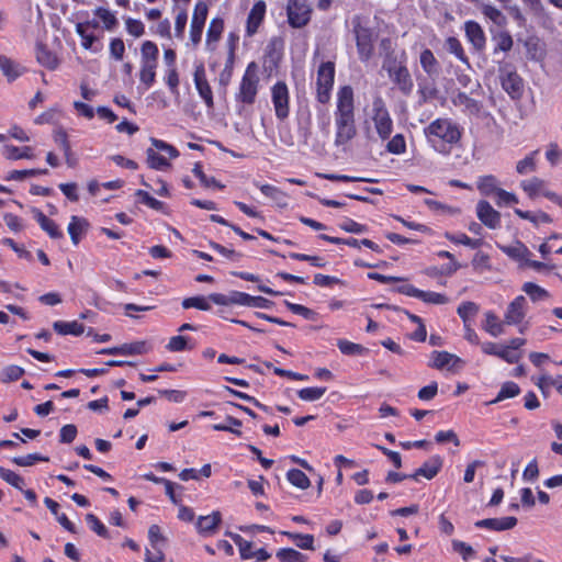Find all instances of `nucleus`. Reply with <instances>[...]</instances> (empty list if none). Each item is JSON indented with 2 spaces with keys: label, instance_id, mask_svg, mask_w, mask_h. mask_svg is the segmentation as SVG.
Instances as JSON below:
<instances>
[{
  "label": "nucleus",
  "instance_id": "f257e3e1",
  "mask_svg": "<svg viewBox=\"0 0 562 562\" xmlns=\"http://www.w3.org/2000/svg\"><path fill=\"white\" fill-rule=\"evenodd\" d=\"M428 145L438 154L449 156L453 148L459 147L463 127L449 117H438L424 127Z\"/></svg>",
  "mask_w": 562,
  "mask_h": 562
},
{
  "label": "nucleus",
  "instance_id": "f03ea898",
  "mask_svg": "<svg viewBox=\"0 0 562 562\" xmlns=\"http://www.w3.org/2000/svg\"><path fill=\"white\" fill-rule=\"evenodd\" d=\"M259 81L258 66L255 61H251L247 65L239 82L238 91L235 94L239 114L246 105H252L256 102Z\"/></svg>",
  "mask_w": 562,
  "mask_h": 562
},
{
  "label": "nucleus",
  "instance_id": "7ed1b4c3",
  "mask_svg": "<svg viewBox=\"0 0 562 562\" xmlns=\"http://www.w3.org/2000/svg\"><path fill=\"white\" fill-rule=\"evenodd\" d=\"M371 120L379 137L382 140L389 139L393 133V120L381 95L373 98Z\"/></svg>",
  "mask_w": 562,
  "mask_h": 562
},
{
  "label": "nucleus",
  "instance_id": "20e7f679",
  "mask_svg": "<svg viewBox=\"0 0 562 562\" xmlns=\"http://www.w3.org/2000/svg\"><path fill=\"white\" fill-rule=\"evenodd\" d=\"M335 81V63L331 60L323 61L317 69L316 79V100L326 104L331 97V90Z\"/></svg>",
  "mask_w": 562,
  "mask_h": 562
},
{
  "label": "nucleus",
  "instance_id": "39448f33",
  "mask_svg": "<svg viewBox=\"0 0 562 562\" xmlns=\"http://www.w3.org/2000/svg\"><path fill=\"white\" fill-rule=\"evenodd\" d=\"M353 32L359 59L362 63H368L374 54L375 34L370 27L363 26L360 23L355 25Z\"/></svg>",
  "mask_w": 562,
  "mask_h": 562
},
{
  "label": "nucleus",
  "instance_id": "423d86ee",
  "mask_svg": "<svg viewBox=\"0 0 562 562\" xmlns=\"http://www.w3.org/2000/svg\"><path fill=\"white\" fill-rule=\"evenodd\" d=\"M286 14L289 24L294 29H301L310 22L312 8L307 0H289Z\"/></svg>",
  "mask_w": 562,
  "mask_h": 562
},
{
  "label": "nucleus",
  "instance_id": "0eeeda50",
  "mask_svg": "<svg viewBox=\"0 0 562 562\" xmlns=\"http://www.w3.org/2000/svg\"><path fill=\"white\" fill-rule=\"evenodd\" d=\"M271 100L276 116L284 121L290 115V92L284 81L276 82L271 88Z\"/></svg>",
  "mask_w": 562,
  "mask_h": 562
},
{
  "label": "nucleus",
  "instance_id": "6e6552de",
  "mask_svg": "<svg viewBox=\"0 0 562 562\" xmlns=\"http://www.w3.org/2000/svg\"><path fill=\"white\" fill-rule=\"evenodd\" d=\"M499 79L502 88L508 93L513 100H519L524 93L522 78L507 66L499 68Z\"/></svg>",
  "mask_w": 562,
  "mask_h": 562
},
{
  "label": "nucleus",
  "instance_id": "1a4fd4ad",
  "mask_svg": "<svg viewBox=\"0 0 562 562\" xmlns=\"http://www.w3.org/2000/svg\"><path fill=\"white\" fill-rule=\"evenodd\" d=\"M334 117H356L355 93L351 86H342L338 89Z\"/></svg>",
  "mask_w": 562,
  "mask_h": 562
},
{
  "label": "nucleus",
  "instance_id": "9d476101",
  "mask_svg": "<svg viewBox=\"0 0 562 562\" xmlns=\"http://www.w3.org/2000/svg\"><path fill=\"white\" fill-rule=\"evenodd\" d=\"M428 366L437 370L447 369L448 371L457 372L463 368L464 361L460 357L448 351L435 350L430 355V362Z\"/></svg>",
  "mask_w": 562,
  "mask_h": 562
},
{
  "label": "nucleus",
  "instance_id": "9b49d317",
  "mask_svg": "<svg viewBox=\"0 0 562 562\" xmlns=\"http://www.w3.org/2000/svg\"><path fill=\"white\" fill-rule=\"evenodd\" d=\"M335 120V145L342 146L349 143L357 135L356 117H334Z\"/></svg>",
  "mask_w": 562,
  "mask_h": 562
},
{
  "label": "nucleus",
  "instance_id": "f8f14e48",
  "mask_svg": "<svg viewBox=\"0 0 562 562\" xmlns=\"http://www.w3.org/2000/svg\"><path fill=\"white\" fill-rule=\"evenodd\" d=\"M193 81L198 90L199 95L204 101L207 109L214 108L213 92L206 79L204 65L201 63L195 66L193 74Z\"/></svg>",
  "mask_w": 562,
  "mask_h": 562
},
{
  "label": "nucleus",
  "instance_id": "ddd939ff",
  "mask_svg": "<svg viewBox=\"0 0 562 562\" xmlns=\"http://www.w3.org/2000/svg\"><path fill=\"white\" fill-rule=\"evenodd\" d=\"M465 37L472 45L474 52L482 53L486 47V36L482 26L475 21L464 23Z\"/></svg>",
  "mask_w": 562,
  "mask_h": 562
},
{
  "label": "nucleus",
  "instance_id": "4468645a",
  "mask_svg": "<svg viewBox=\"0 0 562 562\" xmlns=\"http://www.w3.org/2000/svg\"><path fill=\"white\" fill-rule=\"evenodd\" d=\"M266 10L267 4L263 0H258L257 2H255V4L252 5L248 13L246 21L247 36L251 37L258 32L259 26L265 20Z\"/></svg>",
  "mask_w": 562,
  "mask_h": 562
},
{
  "label": "nucleus",
  "instance_id": "2eb2a0df",
  "mask_svg": "<svg viewBox=\"0 0 562 562\" xmlns=\"http://www.w3.org/2000/svg\"><path fill=\"white\" fill-rule=\"evenodd\" d=\"M479 220L488 228L496 229L501 226V214L487 201H479L476 204Z\"/></svg>",
  "mask_w": 562,
  "mask_h": 562
},
{
  "label": "nucleus",
  "instance_id": "dca6fc26",
  "mask_svg": "<svg viewBox=\"0 0 562 562\" xmlns=\"http://www.w3.org/2000/svg\"><path fill=\"white\" fill-rule=\"evenodd\" d=\"M527 301L524 295H518L507 307L504 315V323L507 325H517L526 316Z\"/></svg>",
  "mask_w": 562,
  "mask_h": 562
},
{
  "label": "nucleus",
  "instance_id": "f3484780",
  "mask_svg": "<svg viewBox=\"0 0 562 562\" xmlns=\"http://www.w3.org/2000/svg\"><path fill=\"white\" fill-rule=\"evenodd\" d=\"M517 525V518L513 516L502 518H485L475 521L474 526L480 529L504 531L513 529Z\"/></svg>",
  "mask_w": 562,
  "mask_h": 562
},
{
  "label": "nucleus",
  "instance_id": "a211bd4d",
  "mask_svg": "<svg viewBox=\"0 0 562 562\" xmlns=\"http://www.w3.org/2000/svg\"><path fill=\"white\" fill-rule=\"evenodd\" d=\"M442 467V459L439 456H432L424 464L418 468L413 474H409L412 480L418 481L419 476H424L427 480L434 479Z\"/></svg>",
  "mask_w": 562,
  "mask_h": 562
},
{
  "label": "nucleus",
  "instance_id": "6ab92c4d",
  "mask_svg": "<svg viewBox=\"0 0 562 562\" xmlns=\"http://www.w3.org/2000/svg\"><path fill=\"white\" fill-rule=\"evenodd\" d=\"M32 214L34 220L38 223L41 228L47 233L53 239H60L64 237L63 232L59 229L55 221L48 218L41 210L33 207Z\"/></svg>",
  "mask_w": 562,
  "mask_h": 562
},
{
  "label": "nucleus",
  "instance_id": "aec40b11",
  "mask_svg": "<svg viewBox=\"0 0 562 562\" xmlns=\"http://www.w3.org/2000/svg\"><path fill=\"white\" fill-rule=\"evenodd\" d=\"M389 77L403 94L408 95L412 93L414 83L406 66L397 67Z\"/></svg>",
  "mask_w": 562,
  "mask_h": 562
},
{
  "label": "nucleus",
  "instance_id": "412c9836",
  "mask_svg": "<svg viewBox=\"0 0 562 562\" xmlns=\"http://www.w3.org/2000/svg\"><path fill=\"white\" fill-rule=\"evenodd\" d=\"M89 226L90 224L85 217L76 215L70 217L67 231L75 246H77L81 238L87 234Z\"/></svg>",
  "mask_w": 562,
  "mask_h": 562
},
{
  "label": "nucleus",
  "instance_id": "4be33fe9",
  "mask_svg": "<svg viewBox=\"0 0 562 562\" xmlns=\"http://www.w3.org/2000/svg\"><path fill=\"white\" fill-rule=\"evenodd\" d=\"M224 31V20L222 18H213L206 32L205 46L206 49L213 52L217 42L221 40Z\"/></svg>",
  "mask_w": 562,
  "mask_h": 562
},
{
  "label": "nucleus",
  "instance_id": "5701e85b",
  "mask_svg": "<svg viewBox=\"0 0 562 562\" xmlns=\"http://www.w3.org/2000/svg\"><path fill=\"white\" fill-rule=\"evenodd\" d=\"M419 63L423 70L430 77L437 78L440 75L441 67L434 53L429 48L422 50Z\"/></svg>",
  "mask_w": 562,
  "mask_h": 562
},
{
  "label": "nucleus",
  "instance_id": "b1692460",
  "mask_svg": "<svg viewBox=\"0 0 562 562\" xmlns=\"http://www.w3.org/2000/svg\"><path fill=\"white\" fill-rule=\"evenodd\" d=\"M235 305L268 308L272 302L262 296H252L245 292L235 291Z\"/></svg>",
  "mask_w": 562,
  "mask_h": 562
},
{
  "label": "nucleus",
  "instance_id": "393cba45",
  "mask_svg": "<svg viewBox=\"0 0 562 562\" xmlns=\"http://www.w3.org/2000/svg\"><path fill=\"white\" fill-rule=\"evenodd\" d=\"M222 521L220 512H213L211 515L200 516L196 521V529L202 535H212Z\"/></svg>",
  "mask_w": 562,
  "mask_h": 562
},
{
  "label": "nucleus",
  "instance_id": "a878e982",
  "mask_svg": "<svg viewBox=\"0 0 562 562\" xmlns=\"http://www.w3.org/2000/svg\"><path fill=\"white\" fill-rule=\"evenodd\" d=\"M452 103L456 106H462L463 112L469 115H477L481 111V104L479 101L470 98L464 92H458L452 97Z\"/></svg>",
  "mask_w": 562,
  "mask_h": 562
},
{
  "label": "nucleus",
  "instance_id": "bb28decb",
  "mask_svg": "<svg viewBox=\"0 0 562 562\" xmlns=\"http://www.w3.org/2000/svg\"><path fill=\"white\" fill-rule=\"evenodd\" d=\"M504 322H501L497 315L488 311L485 313V321L482 328L493 337H498L504 334Z\"/></svg>",
  "mask_w": 562,
  "mask_h": 562
},
{
  "label": "nucleus",
  "instance_id": "cd10ccee",
  "mask_svg": "<svg viewBox=\"0 0 562 562\" xmlns=\"http://www.w3.org/2000/svg\"><path fill=\"white\" fill-rule=\"evenodd\" d=\"M0 69L9 81L15 80L24 71L23 67L3 55H0Z\"/></svg>",
  "mask_w": 562,
  "mask_h": 562
},
{
  "label": "nucleus",
  "instance_id": "c85d7f7f",
  "mask_svg": "<svg viewBox=\"0 0 562 562\" xmlns=\"http://www.w3.org/2000/svg\"><path fill=\"white\" fill-rule=\"evenodd\" d=\"M53 328L59 335L80 336L85 331V326L81 323H78L77 321H74V322L56 321L53 324Z\"/></svg>",
  "mask_w": 562,
  "mask_h": 562
},
{
  "label": "nucleus",
  "instance_id": "c756f323",
  "mask_svg": "<svg viewBox=\"0 0 562 562\" xmlns=\"http://www.w3.org/2000/svg\"><path fill=\"white\" fill-rule=\"evenodd\" d=\"M3 156L9 160H18L32 159L34 157V154L32 147L30 146H24L20 148L14 145H5L3 146Z\"/></svg>",
  "mask_w": 562,
  "mask_h": 562
},
{
  "label": "nucleus",
  "instance_id": "7c9ffc66",
  "mask_svg": "<svg viewBox=\"0 0 562 562\" xmlns=\"http://www.w3.org/2000/svg\"><path fill=\"white\" fill-rule=\"evenodd\" d=\"M36 59L42 66L50 70L57 68L58 66V58L56 55L42 44L36 46Z\"/></svg>",
  "mask_w": 562,
  "mask_h": 562
},
{
  "label": "nucleus",
  "instance_id": "2f4dec72",
  "mask_svg": "<svg viewBox=\"0 0 562 562\" xmlns=\"http://www.w3.org/2000/svg\"><path fill=\"white\" fill-rule=\"evenodd\" d=\"M492 41L494 42V54L499 52L507 53L513 48L514 41L509 32L499 31L493 35Z\"/></svg>",
  "mask_w": 562,
  "mask_h": 562
},
{
  "label": "nucleus",
  "instance_id": "473e14b6",
  "mask_svg": "<svg viewBox=\"0 0 562 562\" xmlns=\"http://www.w3.org/2000/svg\"><path fill=\"white\" fill-rule=\"evenodd\" d=\"M159 49L151 41H145L140 47V64H158Z\"/></svg>",
  "mask_w": 562,
  "mask_h": 562
},
{
  "label": "nucleus",
  "instance_id": "72a5a7b5",
  "mask_svg": "<svg viewBox=\"0 0 562 562\" xmlns=\"http://www.w3.org/2000/svg\"><path fill=\"white\" fill-rule=\"evenodd\" d=\"M499 248L505 255L515 260H526L530 255L529 249L519 240L514 245L501 246Z\"/></svg>",
  "mask_w": 562,
  "mask_h": 562
},
{
  "label": "nucleus",
  "instance_id": "f704fd0d",
  "mask_svg": "<svg viewBox=\"0 0 562 562\" xmlns=\"http://www.w3.org/2000/svg\"><path fill=\"white\" fill-rule=\"evenodd\" d=\"M519 393H520L519 385L513 381H507L502 385L496 397L494 400L490 401L487 404L493 405V404H496L504 400L513 398V397L517 396Z\"/></svg>",
  "mask_w": 562,
  "mask_h": 562
},
{
  "label": "nucleus",
  "instance_id": "c9c22d12",
  "mask_svg": "<svg viewBox=\"0 0 562 562\" xmlns=\"http://www.w3.org/2000/svg\"><path fill=\"white\" fill-rule=\"evenodd\" d=\"M544 180L532 177L527 180H522L520 182V188L528 194L529 198H535L537 194L541 193L543 195V192L546 191L544 188Z\"/></svg>",
  "mask_w": 562,
  "mask_h": 562
},
{
  "label": "nucleus",
  "instance_id": "e433bc0d",
  "mask_svg": "<svg viewBox=\"0 0 562 562\" xmlns=\"http://www.w3.org/2000/svg\"><path fill=\"white\" fill-rule=\"evenodd\" d=\"M445 46L447 50L454 55L461 63L470 66L469 57L467 56L461 42L457 37L449 36L446 40Z\"/></svg>",
  "mask_w": 562,
  "mask_h": 562
},
{
  "label": "nucleus",
  "instance_id": "4c0bfd02",
  "mask_svg": "<svg viewBox=\"0 0 562 562\" xmlns=\"http://www.w3.org/2000/svg\"><path fill=\"white\" fill-rule=\"evenodd\" d=\"M514 212L520 218L527 220L536 226H538L540 223L550 224L553 222L552 217L548 213L542 212V211H539L537 213H531L529 211H522L520 209H515Z\"/></svg>",
  "mask_w": 562,
  "mask_h": 562
},
{
  "label": "nucleus",
  "instance_id": "58836bf2",
  "mask_svg": "<svg viewBox=\"0 0 562 562\" xmlns=\"http://www.w3.org/2000/svg\"><path fill=\"white\" fill-rule=\"evenodd\" d=\"M146 161L148 167L155 170H164L170 167L168 159L162 155H159L154 148H147Z\"/></svg>",
  "mask_w": 562,
  "mask_h": 562
},
{
  "label": "nucleus",
  "instance_id": "ea45409f",
  "mask_svg": "<svg viewBox=\"0 0 562 562\" xmlns=\"http://www.w3.org/2000/svg\"><path fill=\"white\" fill-rule=\"evenodd\" d=\"M477 189L483 195H491L496 193L498 188V180L493 175L480 177L477 180Z\"/></svg>",
  "mask_w": 562,
  "mask_h": 562
},
{
  "label": "nucleus",
  "instance_id": "a19ab883",
  "mask_svg": "<svg viewBox=\"0 0 562 562\" xmlns=\"http://www.w3.org/2000/svg\"><path fill=\"white\" fill-rule=\"evenodd\" d=\"M539 154V150H533L529 155H527L524 159L519 160L516 165V171L519 175H527L536 171L537 169V160L536 157Z\"/></svg>",
  "mask_w": 562,
  "mask_h": 562
},
{
  "label": "nucleus",
  "instance_id": "79ce46f5",
  "mask_svg": "<svg viewBox=\"0 0 562 562\" xmlns=\"http://www.w3.org/2000/svg\"><path fill=\"white\" fill-rule=\"evenodd\" d=\"M337 347L341 353L347 356H362L368 352V349L362 345L355 344L346 339H339Z\"/></svg>",
  "mask_w": 562,
  "mask_h": 562
},
{
  "label": "nucleus",
  "instance_id": "37998d69",
  "mask_svg": "<svg viewBox=\"0 0 562 562\" xmlns=\"http://www.w3.org/2000/svg\"><path fill=\"white\" fill-rule=\"evenodd\" d=\"M522 291L533 301V302H537V301H543V300H547L549 299L550 294L549 292L539 286L538 284L536 283H532V282H526L522 286Z\"/></svg>",
  "mask_w": 562,
  "mask_h": 562
},
{
  "label": "nucleus",
  "instance_id": "c03bdc74",
  "mask_svg": "<svg viewBox=\"0 0 562 562\" xmlns=\"http://www.w3.org/2000/svg\"><path fill=\"white\" fill-rule=\"evenodd\" d=\"M286 479L292 485H294L301 490L307 488L311 484L307 475L299 469L289 470L286 473Z\"/></svg>",
  "mask_w": 562,
  "mask_h": 562
},
{
  "label": "nucleus",
  "instance_id": "a18cd8bd",
  "mask_svg": "<svg viewBox=\"0 0 562 562\" xmlns=\"http://www.w3.org/2000/svg\"><path fill=\"white\" fill-rule=\"evenodd\" d=\"M47 169H25V170H12L4 177L7 181H23L27 177H34L37 175H47Z\"/></svg>",
  "mask_w": 562,
  "mask_h": 562
},
{
  "label": "nucleus",
  "instance_id": "49530a36",
  "mask_svg": "<svg viewBox=\"0 0 562 562\" xmlns=\"http://www.w3.org/2000/svg\"><path fill=\"white\" fill-rule=\"evenodd\" d=\"M94 15L98 16L104 24V29L113 31L117 26V19L110 10L99 7L94 10Z\"/></svg>",
  "mask_w": 562,
  "mask_h": 562
},
{
  "label": "nucleus",
  "instance_id": "de8ad7c7",
  "mask_svg": "<svg viewBox=\"0 0 562 562\" xmlns=\"http://www.w3.org/2000/svg\"><path fill=\"white\" fill-rule=\"evenodd\" d=\"M192 172L193 175L200 180V182L205 187V188H217V189H223L224 186L221 184L215 178L211 177L209 178L204 172H203V169H202V165L201 162H195L194 164V167L192 169Z\"/></svg>",
  "mask_w": 562,
  "mask_h": 562
},
{
  "label": "nucleus",
  "instance_id": "09e8293b",
  "mask_svg": "<svg viewBox=\"0 0 562 562\" xmlns=\"http://www.w3.org/2000/svg\"><path fill=\"white\" fill-rule=\"evenodd\" d=\"M158 64H140L139 80L149 88L154 85L156 78V68Z\"/></svg>",
  "mask_w": 562,
  "mask_h": 562
},
{
  "label": "nucleus",
  "instance_id": "8fccbe9b",
  "mask_svg": "<svg viewBox=\"0 0 562 562\" xmlns=\"http://www.w3.org/2000/svg\"><path fill=\"white\" fill-rule=\"evenodd\" d=\"M276 555L281 562H305L307 559L306 555L292 548H282Z\"/></svg>",
  "mask_w": 562,
  "mask_h": 562
},
{
  "label": "nucleus",
  "instance_id": "3c124183",
  "mask_svg": "<svg viewBox=\"0 0 562 562\" xmlns=\"http://www.w3.org/2000/svg\"><path fill=\"white\" fill-rule=\"evenodd\" d=\"M0 477L13 487L23 491L24 479L18 473L0 467Z\"/></svg>",
  "mask_w": 562,
  "mask_h": 562
},
{
  "label": "nucleus",
  "instance_id": "603ef678",
  "mask_svg": "<svg viewBox=\"0 0 562 562\" xmlns=\"http://www.w3.org/2000/svg\"><path fill=\"white\" fill-rule=\"evenodd\" d=\"M147 352V346L145 341H135L131 344H123L120 346L121 356H136L144 355Z\"/></svg>",
  "mask_w": 562,
  "mask_h": 562
},
{
  "label": "nucleus",
  "instance_id": "864d4df0",
  "mask_svg": "<svg viewBox=\"0 0 562 562\" xmlns=\"http://www.w3.org/2000/svg\"><path fill=\"white\" fill-rule=\"evenodd\" d=\"M482 13L488 18L493 23L503 26L506 24V16L496 7L491 4L482 5Z\"/></svg>",
  "mask_w": 562,
  "mask_h": 562
},
{
  "label": "nucleus",
  "instance_id": "5fc2aeb1",
  "mask_svg": "<svg viewBox=\"0 0 562 562\" xmlns=\"http://www.w3.org/2000/svg\"><path fill=\"white\" fill-rule=\"evenodd\" d=\"M417 299L428 304L442 305L448 303V297L445 294L419 290Z\"/></svg>",
  "mask_w": 562,
  "mask_h": 562
},
{
  "label": "nucleus",
  "instance_id": "6e6d98bb",
  "mask_svg": "<svg viewBox=\"0 0 562 562\" xmlns=\"http://www.w3.org/2000/svg\"><path fill=\"white\" fill-rule=\"evenodd\" d=\"M86 521L89 528L94 531L99 537L109 538V531L103 522L93 514L86 515Z\"/></svg>",
  "mask_w": 562,
  "mask_h": 562
},
{
  "label": "nucleus",
  "instance_id": "4d7b16f0",
  "mask_svg": "<svg viewBox=\"0 0 562 562\" xmlns=\"http://www.w3.org/2000/svg\"><path fill=\"white\" fill-rule=\"evenodd\" d=\"M259 189L263 195L276 201L278 204H285V194L279 188L271 184H261L259 186Z\"/></svg>",
  "mask_w": 562,
  "mask_h": 562
},
{
  "label": "nucleus",
  "instance_id": "13d9d810",
  "mask_svg": "<svg viewBox=\"0 0 562 562\" xmlns=\"http://www.w3.org/2000/svg\"><path fill=\"white\" fill-rule=\"evenodd\" d=\"M386 150L394 155H401L406 150L405 137L402 134H396L392 138H389L386 144Z\"/></svg>",
  "mask_w": 562,
  "mask_h": 562
},
{
  "label": "nucleus",
  "instance_id": "bf43d9fd",
  "mask_svg": "<svg viewBox=\"0 0 562 562\" xmlns=\"http://www.w3.org/2000/svg\"><path fill=\"white\" fill-rule=\"evenodd\" d=\"M326 387H305L297 392V396L302 401L314 402L319 400L326 393Z\"/></svg>",
  "mask_w": 562,
  "mask_h": 562
},
{
  "label": "nucleus",
  "instance_id": "052dcab7",
  "mask_svg": "<svg viewBox=\"0 0 562 562\" xmlns=\"http://www.w3.org/2000/svg\"><path fill=\"white\" fill-rule=\"evenodd\" d=\"M209 301H210L209 296L207 297H204V296L187 297L182 301V307L183 308L194 307V308H198L201 311H209V310H211V305H210Z\"/></svg>",
  "mask_w": 562,
  "mask_h": 562
},
{
  "label": "nucleus",
  "instance_id": "680f3d73",
  "mask_svg": "<svg viewBox=\"0 0 562 562\" xmlns=\"http://www.w3.org/2000/svg\"><path fill=\"white\" fill-rule=\"evenodd\" d=\"M126 32L134 36L140 37L145 34V25L140 20L127 16L124 19Z\"/></svg>",
  "mask_w": 562,
  "mask_h": 562
},
{
  "label": "nucleus",
  "instance_id": "e2e57ef3",
  "mask_svg": "<svg viewBox=\"0 0 562 562\" xmlns=\"http://www.w3.org/2000/svg\"><path fill=\"white\" fill-rule=\"evenodd\" d=\"M25 373L24 369L19 366H8L1 372V381L3 383L19 380Z\"/></svg>",
  "mask_w": 562,
  "mask_h": 562
},
{
  "label": "nucleus",
  "instance_id": "0e129e2a",
  "mask_svg": "<svg viewBox=\"0 0 562 562\" xmlns=\"http://www.w3.org/2000/svg\"><path fill=\"white\" fill-rule=\"evenodd\" d=\"M479 311V306L474 302H463L459 305L457 313L463 321L464 325L469 324V318L474 316Z\"/></svg>",
  "mask_w": 562,
  "mask_h": 562
},
{
  "label": "nucleus",
  "instance_id": "69168bd1",
  "mask_svg": "<svg viewBox=\"0 0 562 562\" xmlns=\"http://www.w3.org/2000/svg\"><path fill=\"white\" fill-rule=\"evenodd\" d=\"M109 50L111 58L117 61L123 60L125 54V44L123 40L120 37L112 38L110 41Z\"/></svg>",
  "mask_w": 562,
  "mask_h": 562
},
{
  "label": "nucleus",
  "instance_id": "338daca9",
  "mask_svg": "<svg viewBox=\"0 0 562 562\" xmlns=\"http://www.w3.org/2000/svg\"><path fill=\"white\" fill-rule=\"evenodd\" d=\"M166 348L171 352H180L192 349V347L188 345V338L181 335L171 337Z\"/></svg>",
  "mask_w": 562,
  "mask_h": 562
},
{
  "label": "nucleus",
  "instance_id": "774afa93",
  "mask_svg": "<svg viewBox=\"0 0 562 562\" xmlns=\"http://www.w3.org/2000/svg\"><path fill=\"white\" fill-rule=\"evenodd\" d=\"M209 7L205 2L200 1L195 4L191 23L204 26L207 18Z\"/></svg>",
  "mask_w": 562,
  "mask_h": 562
}]
</instances>
